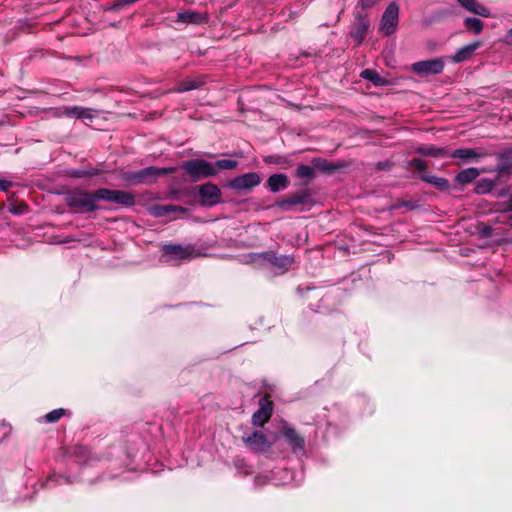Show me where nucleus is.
Returning <instances> with one entry per match:
<instances>
[{"label": "nucleus", "mask_w": 512, "mask_h": 512, "mask_svg": "<svg viewBox=\"0 0 512 512\" xmlns=\"http://www.w3.org/2000/svg\"><path fill=\"white\" fill-rule=\"evenodd\" d=\"M65 114L71 118L81 119L85 123H87L88 121H92L94 118L98 116V113L96 111L81 107L67 108L65 110Z\"/></svg>", "instance_id": "ddd939ff"}, {"label": "nucleus", "mask_w": 512, "mask_h": 512, "mask_svg": "<svg viewBox=\"0 0 512 512\" xmlns=\"http://www.w3.org/2000/svg\"><path fill=\"white\" fill-rule=\"evenodd\" d=\"M483 156L485 153L470 148L457 149L452 154V157L462 159L464 162L474 161Z\"/></svg>", "instance_id": "dca6fc26"}, {"label": "nucleus", "mask_w": 512, "mask_h": 512, "mask_svg": "<svg viewBox=\"0 0 512 512\" xmlns=\"http://www.w3.org/2000/svg\"><path fill=\"white\" fill-rule=\"evenodd\" d=\"M416 152L427 157H438L445 154L444 149L434 147H419L416 149Z\"/></svg>", "instance_id": "b1692460"}, {"label": "nucleus", "mask_w": 512, "mask_h": 512, "mask_svg": "<svg viewBox=\"0 0 512 512\" xmlns=\"http://www.w3.org/2000/svg\"><path fill=\"white\" fill-rule=\"evenodd\" d=\"M306 203H309L311 205L314 204V201L310 200V193L308 191L293 194V195L289 196L287 199L277 202V206H279L281 208H288L293 205L306 204Z\"/></svg>", "instance_id": "9b49d317"}, {"label": "nucleus", "mask_w": 512, "mask_h": 512, "mask_svg": "<svg viewBox=\"0 0 512 512\" xmlns=\"http://www.w3.org/2000/svg\"><path fill=\"white\" fill-rule=\"evenodd\" d=\"M457 1L460 3L461 6H463L467 10H469L477 15H480L483 17L490 16L489 10L485 6L477 3L475 0H457Z\"/></svg>", "instance_id": "f3484780"}, {"label": "nucleus", "mask_w": 512, "mask_h": 512, "mask_svg": "<svg viewBox=\"0 0 512 512\" xmlns=\"http://www.w3.org/2000/svg\"><path fill=\"white\" fill-rule=\"evenodd\" d=\"M83 174H87V175H89V176H91V175H96V174H98V170H93V171L83 172L82 174H80V173H79V174H77V176H82Z\"/></svg>", "instance_id": "4c0bfd02"}, {"label": "nucleus", "mask_w": 512, "mask_h": 512, "mask_svg": "<svg viewBox=\"0 0 512 512\" xmlns=\"http://www.w3.org/2000/svg\"><path fill=\"white\" fill-rule=\"evenodd\" d=\"M421 178L434 185L437 189L441 190V191H445L449 188V183L448 181L445 179V178H441V177H436V176H429V175H426V174H423L421 176Z\"/></svg>", "instance_id": "4be33fe9"}, {"label": "nucleus", "mask_w": 512, "mask_h": 512, "mask_svg": "<svg viewBox=\"0 0 512 512\" xmlns=\"http://www.w3.org/2000/svg\"><path fill=\"white\" fill-rule=\"evenodd\" d=\"M368 29H369V22L362 15H359L358 22H357V30L355 32V37L357 39L358 44H360L363 41L364 36H365L366 32L368 31Z\"/></svg>", "instance_id": "5701e85b"}, {"label": "nucleus", "mask_w": 512, "mask_h": 512, "mask_svg": "<svg viewBox=\"0 0 512 512\" xmlns=\"http://www.w3.org/2000/svg\"><path fill=\"white\" fill-rule=\"evenodd\" d=\"M284 262H285V264H288V263H290L291 261H290V259L285 258V259H284Z\"/></svg>", "instance_id": "79ce46f5"}, {"label": "nucleus", "mask_w": 512, "mask_h": 512, "mask_svg": "<svg viewBox=\"0 0 512 512\" xmlns=\"http://www.w3.org/2000/svg\"><path fill=\"white\" fill-rule=\"evenodd\" d=\"M497 180H498L497 178H495V179L484 178V179L479 180L474 188L475 193L476 194H485V193L491 192L495 188Z\"/></svg>", "instance_id": "6ab92c4d"}, {"label": "nucleus", "mask_w": 512, "mask_h": 512, "mask_svg": "<svg viewBox=\"0 0 512 512\" xmlns=\"http://www.w3.org/2000/svg\"><path fill=\"white\" fill-rule=\"evenodd\" d=\"M186 210L179 206H164L162 207V216H168L170 214H175V217H171L170 219L180 217L184 215Z\"/></svg>", "instance_id": "bb28decb"}, {"label": "nucleus", "mask_w": 512, "mask_h": 512, "mask_svg": "<svg viewBox=\"0 0 512 512\" xmlns=\"http://www.w3.org/2000/svg\"><path fill=\"white\" fill-rule=\"evenodd\" d=\"M282 433L290 441L292 445L296 447L302 446L303 441L293 428L284 424L282 428Z\"/></svg>", "instance_id": "412c9836"}, {"label": "nucleus", "mask_w": 512, "mask_h": 512, "mask_svg": "<svg viewBox=\"0 0 512 512\" xmlns=\"http://www.w3.org/2000/svg\"><path fill=\"white\" fill-rule=\"evenodd\" d=\"M398 15V5L395 2H391L387 6L381 19L380 31L383 32L384 35L390 36L396 31L398 25Z\"/></svg>", "instance_id": "7ed1b4c3"}, {"label": "nucleus", "mask_w": 512, "mask_h": 512, "mask_svg": "<svg viewBox=\"0 0 512 512\" xmlns=\"http://www.w3.org/2000/svg\"><path fill=\"white\" fill-rule=\"evenodd\" d=\"M296 175L300 178L312 179L315 176L313 168L307 165H300L296 170Z\"/></svg>", "instance_id": "cd10ccee"}, {"label": "nucleus", "mask_w": 512, "mask_h": 512, "mask_svg": "<svg viewBox=\"0 0 512 512\" xmlns=\"http://www.w3.org/2000/svg\"><path fill=\"white\" fill-rule=\"evenodd\" d=\"M409 166L415 168L418 171H423L426 168V162L421 159L415 158L409 162Z\"/></svg>", "instance_id": "2f4dec72"}, {"label": "nucleus", "mask_w": 512, "mask_h": 512, "mask_svg": "<svg viewBox=\"0 0 512 512\" xmlns=\"http://www.w3.org/2000/svg\"><path fill=\"white\" fill-rule=\"evenodd\" d=\"M199 197L201 204L211 206L220 202L221 192L216 185L205 184L199 189Z\"/></svg>", "instance_id": "0eeeda50"}, {"label": "nucleus", "mask_w": 512, "mask_h": 512, "mask_svg": "<svg viewBox=\"0 0 512 512\" xmlns=\"http://www.w3.org/2000/svg\"><path fill=\"white\" fill-rule=\"evenodd\" d=\"M196 15L195 14H192V13H186V14H181L180 15V18L183 20V21H186V22H195L196 21Z\"/></svg>", "instance_id": "f704fd0d"}, {"label": "nucleus", "mask_w": 512, "mask_h": 512, "mask_svg": "<svg viewBox=\"0 0 512 512\" xmlns=\"http://www.w3.org/2000/svg\"><path fill=\"white\" fill-rule=\"evenodd\" d=\"M361 77L371 81L376 86H386L389 85V81L385 78H382L376 71L371 69H366L361 72Z\"/></svg>", "instance_id": "a211bd4d"}, {"label": "nucleus", "mask_w": 512, "mask_h": 512, "mask_svg": "<svg viewBox=\"0 0 512 512\" xmlns=\"http://www.w3.org/2000/svg\"><path fill=\"white\" fill-rule=\"evenodd\" d=\"M273 413V403L268 399L266 395L259 401V409L252 416V423L254 426L262 427L266 424Z\"/></svg>", "instance_id": "39448f33"}, {"label": "nucleus", "mask_w": 512, "mask_h": 512, "mask_svg": "<svg viewBox=\"0 0 512 512\" xmlns=\"http://www.w3.org/2000/svg\"><path fill=\"white\" fill-rule=\"evenodd\" d=\"M505 210H512V197L509 199L507 203V208ZM512 224V217L510 218Z\"/></svg>", "instance_id": "ea45409f"}, {"label": "nucleus", "mask_w": 512, "mask_h": 512, "mask_svg": "<svg viewBox=\"0 0 512 512\" xmlns=\"http://www.w3.org/2000/svg\"><path fill=\"white\" fill-rule=\"evenodd\" d=\"M444 61L440 58L423 60L411 65V71L420 77L438 75L443 72Z\"/></svg>", "instance_id": "f03ea898"}, {"label": "nucleus", "mask_w": 512, "mask_h": 512, "mask_svg": "<svg viewBox=\"0 0 512 512\" xmlns=\"http://www.w3.org/2000/svg\"><path fill=\"white\" fill-rule=\"evenodd\" d=\"M260 183V177L256 173H248L229 182V186L235 190L251 189Z\"/></svg>", "instance_id": "6e6552de"}, {"label": "nucleus", "mask_w": 512, "mask_h": 512, "mask_svg": "<svg viewBox=\"0 0 512 512\" xmlns=\"http://www.w3.org/2000/svg\"><path fill=\"white\" fill-rule=\"evenodd\" d=\"M26 210V205L24 204H13L9 207V211L14 214H21Z\"/></svg>", "instance_id": "72a5a7b5"}, {"label": "nucleus", "mask_w": 512, "mask_h": 512, "mask_svg": "<svg viewBox=\"0 0 512 512\" xmlns=\"http://www.w3.org/2000/svg\"><path fill=\"white\" fill-rule=\"evenodd\" d=\"M273 439L276 441V440L278 439V434H276V433H275V434L273 435Z\"/></svg>", "instance_id": "37998d69"}, {"label": "nucleus", "mask_w": 512, "mask_h": 512, "mask_svg": "<svg viewBox=\"0 0 512 512\" xmlns=\"http://www.w3.org/2000/svg\"><path fill=\"white\" fill-rule=\"evenodd\" d=\"M312 164L316 169L325 174L343 172L348 167V164L346 162L332 163L321 158L314 159L312 161Z\"/></svg>", "instance_id": "9d476101"}, {"label": "nucleus", "mask_w": 512, "mask_h": 512, "mask_svg": "<svg viewBox=\"0 0 512 512\" xmlns=\"http://www.w3.org/2000/svg\"><path fill=\"white\" fill-rule=\"evenodd\" d=\"M162 253L171 259H186L196 255L192 247L180 245H165L162 247Z\"/></svg>", "instance_id": "1a4fd4ad"}, {"label": "nucleus", "mask_w": 512, "mask_h": 512, "mask_svg": "<svg viewBox=\"0 0 512 512\" xmlns=\"http://www.w3.org/2000/svg\"><path fill=\"white\" fill-rule=\"evenodd\" d=\"M150 172H152L151 169L145 171V173H150Z\"/></svg>", "instance_id": "c03bdc74"}, {"label": "nucleus", "mask_w": 512, "mask_h": 512, "mask_svg": "<svg viewBox=\"0 0 512 512\" xmlns=\"http://www.w3.org/2000/svg\"><path fill=\"white\" fill-rule=\"evenodd\" d=\"M465 27L475 34H479L483 29V23L477 18H467L464 21Z\"/></svg>", "instance_id": "393cba45"}, {"label": "nucleus", "mask_w": 512, "mask_h": 512, "mask_svg": "<svg viewBox=\"0 0 512 512\" xmlns=\"http://www.w3.org/2000/svg\"><path fill=\"white\" fill-rule=\"evenodd\" d=\"M9 184L3 180H0V189L6 190L8 188Z\"/></svg>", "instance_id": "58836bf2"}, {"label": "nucleus", "mask_w": 512, "mask_h": 512, "mask_svg": "<svg viewBox=\"0 0 512 512\" xmlns=\"http://www.w3.org/2000/svg\"><path fill=\"white\" fill-rule=\"evenodd\" d=\"M172 170H173V169H168V170H166V169H162V170H161V173L163 174V173H166V172H171Z\"/></svg>", "instance_id": "a19ab883"}, {"label": "nucleus", "mask_w": 512, "mask_h": 512, "mask_svg": "<svg viewBox=\"0 0 512 512\" xmlns=\"http://www.w3.org/2000/svg\"><path fill=\"white\" fill-rule=\"evenodd\" d=\"M184 168L194 179H201L215 175L217 170L205 160H190L185 162Z\"/></svg>", "instance_id": "20e7f679"}, {"label": "nucleus", "mask_w": 512, "mask_h": 512, "mask_svg": "<svg viewBox=\"0 0 512 512\" xmlns=\"http://www.w3.org/2000/svg\"><path fill=\"white\" fill-rule=\"evenodd\" d=\"M288 180L284 174H274L269 177L268 185L273 192H277L287 186Z\"/></svg>", "instance_id": "aec40b11"}, {"label": "nucleus", "mask_w": 512, "mask_h": 512, "mask_svg": "<svg viewBox=\"0 0 512 512\" xmlns=\"http://www.w3.org/2000/svg\"><path fill=\"white\" fill-rule=\"evenodd\" d=\"M481 43L479 41H475L467 46H464L456 51L454 55L451 56V60L454 63H460L470 59L473 53L480 47Z\"/></svg>", "instance_id": "2eb2a0df"}, {"label": "nucleus", "mask_w": 512, "mask_h": 512, "mask_svg": "<svg viewBox=\"0 0 512 512\" xmlns=\"http://www.w3.org/2000/svg\"><path fill=\"white\" fill-rule=\"evenodd\" d=\"M485 172H487V170L485 168L479 170L477 168L470 167V168L460 171L455 176V181L458 184H460L461 186H464V185H467V184L473 182L474 180H476L479 177V175L481 173H485Z\"/></svg>", "instance_id": "f8f14e48"}, {"label": "nucleus", "mask_w": 512, "mask_h": 512, "mask_svg": "<svg viewBox=\"0 0 512 512\" xmlns=\"http://www.w3.org/2000/svg\"><path fill=\"white\" fill-rule=\"evenodd\" d=\"M360 4L363 8H369L374 4V2L372 0H360Z\"/></svg>", "instance_id": "c9c22d12"}, {"label": "nucleus", "mask_w": 512, "mask_h": 512, "mask_svg": "<svg viewBox=\"0 0 512 512\" xmlns=\"http://www.w3.org/2000/svg\"><path fill=\"white\" fill-rule=\"evenodd\" d=\"M97 200H106L123 205H132L134 203L132 194L108 189H100L94 194L80 192L73 197L74 204L86 211L93 210L96 207Z\"/></svg>", "instance_id": "f257e3e1"}, {"label": "nucleus", "mask_w": 512, "mask_h": 512, "mask_svg": "<svg viewBox=\"0 0 512 512\" xmlns=\"http://www.w3.org/2000/svg\"><path fill=\"white\" fill-rule=\"evenodd\" d=\"M201 85H202V82L198 81V80H194V79L185 80V81H182L178 85L177 90L179 92H186V91L198 89L199 87H201Z\"/></svg>", "instance_id": "a878e982"}, {"label": "nucleus", "mask_w": 512, "mask_h": 512, "mask_svg": "<svg viewBox=\"0 0 512 512\" xmlns=\"http://www.w3.org/2000/svg\"><path fill=\"white\" fill-rule=\"evenodd\" d=\"M477 232L481 238H488L492 235V228L485 224L477 225Z\"/></svg>", "instance_id": "c756f323"}, {"label": "nucleus", "mask_w": 512, "mask_h": 512, "mask_svg": "<svg viewBox=\"0 0 512 512\" xmlns=\"http://www.w3.org/2000/svg\"><path fill=\"white\" fill-rule=\"evenodd\" d=\"M505 42L509 45H512V28L507 32L505 36Z\"/></svg>", "instance_id": "e433bc0d"}, {"label": "nucleus", "mask_w": 512, "mask_h": 512, "mask_svg": "<svg viewBox=\"0 0 512 512\" xmlns=\"http://www.w3.org/2000/svg\"><path fill=\"white\" fill-rule=\"evenodd\" d=\"M500 164L496 168V178L499 179L503 175L512 172V150H505L499 155Z\"/></svg>", "instance_id": "4468645a"}, {"label": "nucleus", "mask_w": 512, "mask_h": 512, "mask_svg": "<svg viewBox=\"0 0 512 512\" xmlns=\"http://www.w3.org/2000/svg\"><path fill=\"white\" fill-rule=\"evenodd\" d=\"M393 166H394V164L392 161L385 160V161L378 162L376 164V169L379 171H385V170L388 171V170L392 169Z\"/></svg>", "instance_id": "473e14b6"}, {"label": "nucleus", "mask_w": 512, "mask_h": 512, "mask_svg": "<svg viewBox=\"0 0 512 512\" xmlns=\"http://www.w3.org/2000/svg\"><path fill=\"white\" fill-rule=\"evenodd\" d=\"M65 414V410L62 408L55 409L44 416L46 422L54 423L57 422Z\"/></svg>", "instance_id": "c85d7f7f"}, {"label": "nucleus", "mask_w": 512, "mask_h": 512, "mask_svg": "<svg viewBox=\"0 0 512 512\" xmlns=\"http://www.w3.org/2000/svg\"><path fill=\"white\" fill-rule=\"evenodd\" d=\"M216 166L219 169H234L237 166V162L232 161V160L223 159V160L217 161Z\"/></svg>", "instance_id": "7c9ffc66"}, {"label": "nucleus", "mask_w": 512, "mask_h": 512, "mask_svg": "<svg viewBox=\"0 0 512 512\" xmlns=\"http://www.w3.org/2000/svg\"><path fill=\"white\" fill-rule=\"evenodd\" d=\"M243 441L249 448L256 452H266L272 446V442L260 431H255L251 435L243 437Z\"/></svg>", "instance_id": "423d86ee"}]
</instances>
